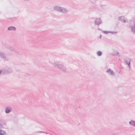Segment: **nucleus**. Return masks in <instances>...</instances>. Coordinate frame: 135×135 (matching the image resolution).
I'll list each match as a JSON object with an SVG mask.
<instances>
[{"instance_id":"1","label":"nucleus","mask_w":135,"mask_h":135,"mask_svg":"<svg viewBox=\"0 0 135 135\" xmlns=\"http://www.w3.org/2000/svg\"><path fill=\"white\" fill-rule=\"evenodd\" d=\"M8 29L9 30H15V28L14 27H9L8 28Z\"/></svg>"},{"instance_id":"3","label":"nucleus","mask_w":135,"mask_h":135,"mask_svg":"<svg viewBox=\"0 0 135 135\" xmlns=\"http://www.w3.org/2000/svg\"><path fill=\"white\" fill-rule=\"evenodd\" d=\"M11 109L9 108H7L6 110V113H9L11 111Z\"/></svg>"},{"instance_id":"4","label":"nucleus","mask_w":135,"mask_h":135,"mask_svg":"<svg viewBox=\"0 0 135 135\" xmlns=\"http://www.w3.org/2000/svg\"><path fill=\"white\" fill-rule=\"evenodd\" d=\"M97 54L99 56H100L102 54L101 52L100 51L98 52L97 53Z\"/></svg>"},{"instance_id":"2","label":"nucleus","mask_w":135,"mask_h":135,"mask_svg":"<svg viewBox=\"0 0 135 135\" xmlns=\"http://www.w3.org/2000/svg\"><path fill=\"white\" fill-rule=\"evenodd\" d=\"M129 124L135 126V122L134 121H132L130 122Z\"/></svg>"}]
</instances>
